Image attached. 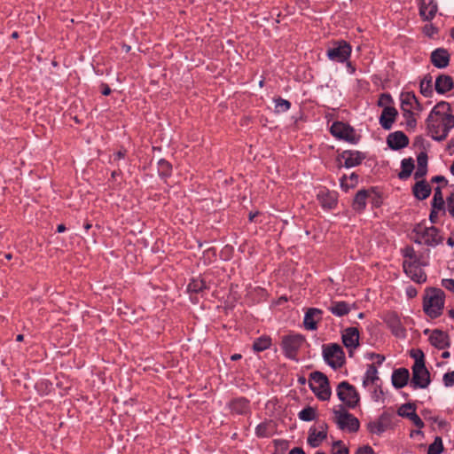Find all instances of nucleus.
Masks as SVG:
<instances>
[{"mask_svg":"<svg viewBox=\"0 0 454 454\" xmlns=\"http://www.w3.org/2000/svg\"><path fill=\"white\" fill-rule=\"evenodd\" d=\"M427 129L434 140L446 139L450 130L454 127V115L448 102L441 101L434 106L427 118Z\"/></svg>","mask_w":454,"mask_h":454,"instance_id":"nucleus-1","label":"nucleus"},{"mask_svg":"<svg viewBox=\"0 0 454 454\" xmlns=\"http://www.w3.org/2000/svg\"><path fill=\"white\" fill-rule=\"evenodd\" d=\"M415 358L412 365V377L411 380V387L416 388H427L430 382V372L427 369L424 361V354L418 349L415 354L411 355Z\"/></svg>","mask_w":454,"mask_h":454,"instance_id":"nucleus-2","label":"nucleus"},{"mask_svg":"<svg viewBox=\"0 0 454 454\" xmlns=\"http://www.w3.org/2000/svg\"><path fill=\"white\" fill-rule=\"evenodd\" d=\"M445 294L440 288H429L423 299V309L431 318H436L442 313Z\"/></svg>","mask_w":454,"mask_h":454,"instance_id":"nucleus-3","label":"nucleus"},{"mask_svg":"<svg viewBox=\"0 0 454 454\" xmlns=\"http://www.w3.org/2000/svg\"><path fill=\"white\" fill-rule=\"evenodd\" d=\"M309 386L315 395L321 401L330 399L332 391L328 378L321 372H313L309 375Z\"/></svg>","mask_w":454,"mask_h":454,"instance_id":"nucleus-4","label":"nucleus"},{"mask_svg":"<svg viewBox=\"0 0 454 454\" xmlns=\"http://www.w3.org/2000/svg\"><path fill=\"white\" fill-rule=\"evenodd\" d=\"M413 231L416 234L413 239L419 244L423 243L427 246L435 247L442 242V237L438 234V229L434 226L422 227L418 225Z\"/></svg>","mask_w":454,"mask_h":454,"instance_id":"nucleus-5","label":"nucleus"},{"mask_svg":"<svg viewBox=\"0 0 454 454\" xmlns=\"http://www.w3.org/2000/svg\"><path fill=\"white\" fill-rule=\"evenodd\" d=\"M338 398L348 407L355 408L359 403V394L354 386L347 381H341L337 387Z\"/></svg>","mask_w":454,"mask_h":454,"instance_id":"nucleus-6","label":"nucleus"},{"mask_svg":"<svg viewBox=\"0 0 454 454\" xmlns=\"http://www.w3.org/2000/svg\"><path fill=\"white\" fill-rule=\"evenodd\" d=\"M333 410L334 421L341 430H348L350 433L357 432L360 427L359 420L351 413L343 410Z\"/></svg>","mask_w":454,"mask_h":454,"instance_id":"nucleus-7","label":"nucleus"},{"mask_svg":"<svg viewBox=\"0 0 454 454\" xmlns=\"http://www.w3.org/2000/svg\"><path fill=\"white\" fill-rule=\"evenodd\" d=\"M323 356L325 362L333 369L342 367L345 363V356L342 348L336 343L325 346Z\"/></svg>","mask_w":454,"mask_h":454,"instance_id":"nucleus-8","label":"nucleus"},{"mask_svg":"<svg viewBox=\"0 0 454 454\" xmlns=\"http://www.w3.org/2000/svg\"><path fill=\"white\" fill-rule=\"evenodd\" d=\"M305 341V338L301 334H289L282 338L281 347L286 357L296 360L297 353Z\"/></svg>","mask_w":454,"mask_h":454,"instance_id":"nucleus-9","label":"nucleus"},{"mask_svg":"<svg viewBox=\"0 0 454 454\" xmlns=\"http://www.w3.org/2000/svg\"><path fill=\"white\" fill-rule=\"evenodd\" d=\"M351 53L350 45L345 41H339L327 50V56L331 60L344 62Z\"/></svg>","mask_w":454,"mask_h":454,"instance_id":"nucleus-10","label":"nucleus"},{"mask_svg":"<svg viewBox=\"0 0 454 454\" xmlns=\"http://www.w3.org/2000/svg\"><path fill=\"white\" fill-rule=\"evenodd\" d=\"M394 414L389 411H384L378 419L371 421L367 425L370 433L375 434H381L387 431L392 424Z\"/></svg>","mask_w":454,"mask_h":454,"instance_id":"nucleus-11","label":"nucleus"},{"mask_svg":"<svg viewBox=\"0 0 454 454\" xmlns=\"http://www.w3.org/2000/svg\"><path fill=\"white\" fill-rule=\"evenodd\" d=\"M420 265L421 263L419 260L410 262L404 261L403 263V267L406 275L419 284L424 283L427 280V275L420 268Z\"/></svg>","mask_w":454,"mask_h":454,"instance_id":"nucleus-12","label":"nucleus"},{"mask_svg":"<svg viewBox=\"0 0 454 454\" xmlns=\"http://www.w3.org/2000/svg\"><path fill=\"white\" fill-rule=\"evenodd\" d=\"M331 133L333 137L344 139L350 143H356V134L353 128L340 121H335L331 126Z\"/></svg>","mask_w":454,"mask_h":454,"instance_id":"nucleus-13","label":"nucleus"},{"mask_svg":"<svg viewBox=\"0 0 454 454\" xmlns=\"http://www.w3.org/2000/svg\"><path fill=\"white\" fill-rule=\"evenodd\" d=\"M327 424L321 422L317 427H310L308 436V443L313 447H318L327 436Z\"/></svg>","mask_w":454,"mask_h":454,"instance_id":"nucleus-14","label":"nucleus"},{"mask_svg":"<svg viewBox=\"0 0 454 454\" xmlns=\"http://www.w3.org/2000/svg\"><path fill=\"white\" fill-rule=\"evenodd\" d=\"M344 346L349 349V356H352L353 350L359 345V331L356 327H348L344 330L342 336Z\"/></svg>","mask_w":454,"mask_h":454,"instance_id":"nucleus-15","label":"nucleus"},{"mask_svg":"<svg viewBox=\"0 0 454 454\" xmlns=\"http://www.w3.org/2000/svg\"><path fill=\"white\" fill-rule=\"evenodd\" d=\"M384 321L396 337H404L405 329L402 325L401 319L395 312H387L384 316Z\"/></svg>","mask_w":454,"mask_h":454,"instance_id":"nucleus-16","label":"nucleus"},{"mask_svg":"<svg viewBox=\"0 0 454 454\" xmlns=\"http://www.w3.org/2000/svg\"><path fill=\"white\" fill-rule=\"evenodd\" d=\"M387 144L393 150H400L409 145V138L403 132L395 131L387 136Z\"/></svg>","mask_w":454,"mask_h":454,"instance_id":"nucleus-17","label":"nucleus"},{"mask_svg":"<svg viewBox=\"0 0 454 454\" xmlns=\"http://www.w3.org/2000/svg\"><path fill=\"white\" fill-rule=\"evenodd\" d=\"M450 54L444 48H437L432 51L430 59L432 64L437 68H444L449 65Z\"/></svg>","mask_w":454,"mask_h":454,"instance_id":"nucleus-18","label":"nucleus"},{"mask_svg":"<svg viewBox=\"0 0 454 454\" xmlns=\"http://www.w3.org/2000/svg\"><path fill=\"white\" fill-rule=\"evenodd\" d=\"M322 310L317 308H310L307 310L304 316L303 324L308 330H316L317 328V322L322 319Z\"/></svg>","mask_w":454,"mask_h":454,"instance_id":"nucleus-19","label":"nucleus"},{"mask_svg":"<svg viewBox=\"0 0 454 454\" xmlns=\"http://www.w3.org/2000/svg\"><path fill=\"white\" fill-rule=\"evenodd\" d=\"M340 157L344 160V166L346 168L356 167L365 159V155L358 151H343Z\"/></svg>","mask_w":454,"mask_h":454,"instance_id":"nucleus-20","label":"nucleus"},{"mask_svg":"<svg viewBox=\"0 0 454 454\" xmlns=\"http://www.w3.org/2000/svg\"><path fill=\"white\" fill-rule=\"evenodd\" d=\"M429 341L433 346L439 349H442L450 346L449 335L438 329L431 332Z\"/></svg>","mask_w":454,"mask_h":454,"instance_id":"nucleus-21","label":"nucleus"},{"mask_svg":"<svg viewBox=\"0 0 454 454\" xmlns=\"http://www.w3.org/2000/svg\"><path fill=\"white\" fill-rule=\"evenodd\" d=\"M397 110L393 106H386L380 117V123L384 129H390L397 115Z\"/></svg>","mask_w":454,"mask_h":454,"instance_id":"nucleus-22","label":"nucleus"},{"mask_svg":"<svg viewBox=\"0 0 454 454\" xmlns=\"http://www.w3.org/2000/svg\"><path fill=\"white\" fill-rule=\"evenodd\" d=\"M409 379L410 372L406 368L396 369L392 373V384L397 389L405 387Z\"/></svg>","mask_w":454,"mask_h":454,"instance_id":"nucleus-23","label":"nucleus"},{"mask_svg":"<svg viewBox=\"0 0 454 454\" xmlns=\"http://www.w3.org/2000/svg\"><path fill=\"white\" fill-rule=\"evenodd\" d=\"M454 87V82L451 76L448 74H440L434 83L437 93L444 94Z\"/></svg>","mask_w":454,"mask_h":454,"instance_id":"nucleus-24","label":"nucleus"},{"mask_svg":"<svg viewBox=\"0 0 454 454\" xmlns=\"http://www.w3.org/2000/svg\"><path fill=\"white\" fill-rule=\"evenodd\" d=\"M317 200L323 207L333 208L336 206L337 195L334 192L320 191Z\"/></svg>","mask_w":454,"mask_h":454,"instance_id":"nucleus-25","label":"nucleus"},{"mask_svg":"<svg viewBox=\"0 0 454 454\" xmlns=\"http://www.w3.org/2000/svg\"><path fill=\"white\" fill-rule=\"evenodd\" d=\"M437 10V4L434 1L428 3L422 2L419 6V14L423 20L429 21L434 18Z\"/></svg>","mask_w":454,"mask_h":454,"instance_id":"nucleus-26","label":"nucleus"},{"mask_svg":"<svg viewBox=\"0 0 454 454\" xmlns=\"http://www.w3.org/2000/svg\"><path fill=\"white\" fill-rule=\"evenodd\" d=\"M412 192L418 200H423L429 197L431 187L425 180H421L414 184Z\"/></svg>","mask_w":454,"mask_h":454,"instance_id":"nucleus-27","label":"nucleus"},{"mask_svg":"<svg viewBox=\"0 0 454 454\" xmlns=\"http://www.w3.org/2000/svg\"><path fill=\"white\" fill-rule=\"evenodd\" d=\"M400 99L403 113L411 112L414 107V103H417V98L413 92H403Z\"/></svg>","mask_w":454,"mask_h":454,"instance_id":"nucleus-28","label":"nucleus"},{"mask_svg":"<svg viewBox=\"0 0 454 454\" xmlns=\"http://www.w3.org/2000/svg\"><path fill=\"white\" fill-rule=\"evenodd\" d=\"M329 310L337 317H343L349 313L351 305L346 301H332Z\"/></svg>","mask_w":454,"mask_h":454,"instance_id":"nucleus-29","label":"nucleus"},{"mask_svg":"<svg viewBox=\"0 0 454 454\" xmlns=\"http://www.w3.org/2000/svg\"><path fill=\"white\" fill-rule=\"evenodd\" d=\"M208 288L209 286L207 285V281L204 278L198 277L192 278L190 281L187 286V291L189 293L200 294Z\"/></svg>","mask_w":454,"mask_h":454,"instance_id":"nucleus-30","label":"nucleus"},{"mask_svg":"<svg viewBox=\"0 0 454 454\" xmlns=\"http://www.w3.org/2000/svg\"><path fill=\"white\" fill-rule=\"evenodd\" d=\"M232 412L237 414H246L249 411V402L244 398H237L230 403Z\"/></svg>","mask_w":454,"mask_h":454,"instance_id":"nucleus-31","label":"nucleus"},{"mask_svg":"<svg viewBox=\"0 0 454 454\" xmlns=\"http://www.w3.org/2000/svg\"><path fill=\"white\" fill-rule=\"evenodd\" d=\"M368 192L366 190H360L355 196L353 200V208L356 211H362L366 206V200L368 198Z\"/></svg>","mask_w":454,"mask_h":454,"instance_id":"nucleus-32","label":"nucleus"},{"mask_svg":"<svg viewBox=\"0 0 454 454\" xmlns=\"http://www.w3.org/2000/svg\"><path fill=\"white\" fill-rule=\"evenodd\" d=\"M402 170L398 174L400 179H407L414 169V161L411 158L403 159L401 162Z\"/></svg>","mask_w":454,"mask_h":454,"instance_id":"nucleus-33","label":"nucleus"},{"mask_svg":"<svg viewBox=\"0 0 454 454\" xmlns=\"http://www.w3.org/2000/svg\"><path fill=\"white\" fill-rule=\"evenodd\" d=\"M419 90L420 93L425 97H431L433 94V88H432V76L429 74H427L424 76V78L420 81L419 84Z\"/></svg>","mask_w":454,"mask_h":454,"instance_id":"nucleus-34","label":"nucleus"},{"mask_svg":"<svg viewBox=\"0 0 454 454\" xmlns=\"http://www.w3.org/2000/svg\"><path fill=\"white\" fill-rule=\"evenodd\" d=\"M379 380L378 377V370L374 364H369L367 371L365 372V376L363 381L364 386H367L369 383H374Z\"/></svg>","mask_w":454,"mask_h":454,"instance_id":"nucleus-35","label":"nucleus"},{"mask_svg":"<svg viewBox=\"0 0 454 454\" xmlns=\"http://www.w3.org/2000/svg\"><path fill=\"white\" fill-rule=\"evenodd\" d=\"M271 339L269 336H262L254 341L253 348L256 352L263 351L270 348Z\"/></svg>","mask_w":454,"mask_h":454,"instance_id":"nucleus-36","label":"nucleus"},{"mask_svg":"<svg viewBox=\"0 0 454 454\" xmlns=\"http://www.w3.org/2000/svg\"><path fill=\"white\" fill-rule=\"evenodd\" d=\"M444 204H445V202H444L443 196L442 193V189H441V187L438 186L434 189V198H433V201H432V207L434 209L442 210L444 207Z\"/></svg>","mask_w":454,"mask_h":454,"instance_id":"nucleus-37","label":"nucleus"},{"mask_svg":"<svg viewBox=\"0 0 454 454\" xmlns=\"http://www.w3.org/2000/svg\"><path fill=\"white\" fill-rule=\"evenodd\" d=\"M298 417L303 421L314 420L316 419V409L311 406H308L299 412Z\"/></svg>","mask_w":454,"mask_h":454,"instance_id":"nucleus-38","label":"nucleus"},{"mask_svg":"<svg viewBox=\"0 0 454 454\" xmlns=\"http://www.w3.org/2000/svg\"><path fill=\"white\" fill-rule=\"evenodd\" d=\"M443 451L442 440L440 436H436L433 443L427 450V454H441Z\"/></svg>","mask_w":454,"mask_h":454,"instance_id":"nucleus-39","label":"nucleus"},{"mask_svg":"<svg viewBox=\"0 0 454 454\" xmlns=\"http://www.w3.org/2000/svg\"><path fill=\"white\" fill-rule=\"evenodd\" d=\"M171 164L166 160H160L158 161V171L162 176H168L171 173Z\"/></svg>","mask_w":454,"mask_h":454,"instance_id":"nucleus-40","label":"nucleus"},{"mask_svg":"<svg viewBox=\"0 0 454 454\" xmlns=\"http://www.w3.org/2000/svg\"><path fill=\"white\" fill-rule=\"evenodd\" d=\"M350 184L348 183L346 176L340 180V185L343 189L348 191L350 187H354L358 181V176L356 173H352L349 176Z\"/></svg>","mask_w":454,"mask_h":454,"instance_id":"nucleus-41","label":"nucleus"},{"mask_svg":"<svg viewBox=\"0 0 454 454\" xmlns=\"http://www.w3.org/2000/svg\"><path fill=\"white\" fill-rule=\"evenodd\" d=\"M275 109L277 113H284L290 109L291 103L284 98H278L275 100Z\"/></svg>","mask_w":454,"mask_h":454,"instance_id":"nucleus-42","label":"nucleus"},{"mask_svg":"<svg viewBox=\"0 0 454 454\" xmlns=\"http://www.w3.org/2000/svg\"><path fill=\"white\" fill-rule=\"evenodd\" d=\"M403 116L405 119L406 126L409 130H414L417 125V121L414 118L413 112H404Z\"/></svg>","mask_w":454,"mask_h":454,"instance_id":"nucleus-43","label":"nucleus"},{"mask_svg":"<svg viewBox=\"0 0 454 454\" xmlns=\"http://www.w3.org/2000/svg\"><path fill=\"white\" fill-rule=\"evenodd\" d=\"M416 410L414 403H408L403 404L397 411V414L403 418H409L410 412Z\"/></svg>","mask_w":454,"mask_h":454,"instance_id":"nucleus-44","label":"nucleus"},{"mask_svg":"<svg viewBox=\"0 0 454 454\" xmlns=\"http://www.w3.org/2000/svg\"><path fill=\"white\" fill-rule=\"evenodd\" d=\"M332 454H348V449L341 441L335 442L333 445Z\"/></svg>","mask_w":454,"mask_h":454,"instance_id":"nucleus-45","label":"nucleus"},{"mask_svg":"<svg viewBox=\"0 0 454 454\" xmlns=\"http://www.w3.org/2000/svg\"><path fill=\"white\" fill-rule=\"evenodd\" d=\"M392 102L393 99L391 95L388 93H383L379 98L378 106L385 108L386 106H389L388 105H390Z\"/></svg>","mask_w":454,"mask_h":454,"instance_id":"nucleus-46","label":"nucleus"},{"mask_svg":"<svg viewBox=\"0 0 454 454\" xmlns=\"http://www.w3.org/2000/svg\"><path fill=\"white\" fill-rule=\"evenodd\" d=\"M410 420L412 421V423L419 428H422L424 427V422L422 419L419 417V415L415 412V411H412L410 412V416L408 418Z\"/></svg>","mask_w":454,"mask_h":454,"instance_id":"nucleus-47","label":"nucleus"},{"mask_svg":"<svg viewBox=\"0 0 454 454\" xmlns=\"http://www.w3.org/2000/svg\"><path fill=\"white\" fill-rule=\"evenodd\" d=\"M427 154L426 152H420L417 157V167H426L427 168Z\"/></svg>","mask_w":454,"mask_h":454,"instance_id":"nucleus-48","label":"nucleus"},{"mask_svg":"<svg viewBox=\"0 0 454 454\" xmlns=\"http://www.w3.org/2000/svg\"><path fill=\"white\" fill-rule=\"evenodd\" d=\"M445 387H451L454 385V371L446 372L442 378Z\"/></svg>","mask_w":454,"mask_h":454,"instance_id":"nucleus-49","label":"nucleus"},{"mask_svg":"<svg viewBox=\"0 0 454 454\" xmlns=\"http://www.w3.org/2000/svg\"><path fill=\"white\" fill-rule=\"evenodd\" d=\"M403 255L406 258H409L411 261L419 260L415 254L413 247H407L403 249Z\"/></svg>","mask_w":454,"mask_h":454,"instance_id":"nucleus-50","label":"nucleus"},{"mask_svg":"<svg viewBox=\"0 0 454 454\" xmlns=\"http://www.w3.org/2000/svg\"><path fill=\"white\" fill-rule=\"evenodd\" d=\"M447 206L448 211L450 215L454 217V192H451L450 196L447 197Z\"/></svg>","mask_w":454,"mask_h":454,"instance_id":"nucleus-51","label":"nucleus"},{"mask_svg":"<svg viewBox=\"0 0 454 454\" xmlns=\"http://www.w3.org/2000/svg\"><path fill=\"white\" fill-rule=\"evenodd\" d=\"M442 286L454 294V279L445 278L442 280Z\"/></svg>","mask_w":454,"mask_h":454,"instance_id":"nucleus-52","label":"nucleus"},{"mask_svg":"<svg viewBox=\"0 0 454 454\" xmlns=\"http://www.w3.org/2000/svg\"><path fill=\"white\" fill-rule=\"evenodd\" d=\"M355 454H374L372 448L369 445L359 447Z\"/></svg>","mask_w":454,"mask_h":454,"instance_id":"nucleus-53","label":"nucleus"},{"mask_svg":"<svg viewBox=\"0 0 454 454\" xmlns=\"http://www.w3.org/2000/svg\"><path fill=\"white\" fill-rule=\"evenodd\" d=\"M427 168L426 167H417V169L414 174V177L416 179H419L424 177L427 175Z\"/></svg>","mask_w":454,"mask_h":454,"instance_id":"nucleus-54","label":"nucleus"},{"mask_svg":"<svg viewBox=\"0 0 454 454\" xmlns=\"http://www.w3.org/2000/svg\"><path fill=\"white\" fill-rule=\"evenodd\" d=\"M424 31L427 35L432 36L434 34L437 32V29L432 24H429L425 26Z\"/></svg>","mask_w":454,"mask_h":454,"instance_id":"nucleus-55","label":"nucleus"},{"mask_svg":"<svg viewBox=\"0 0 454 454\" xmlns=\"http://www.w3.org/2000/svg\"><path fill=\"white\" fill-rule=\"evenodd\" d=\"M371 356L376 359V364L380 365L385 361V356L380 354H372Z\"/></svg>","mask_w":454,"mask_h":454,"instance_id":"nucleus-56","label":"nucleus"},{"mask_svg":"<svg viewBox=\"0 0 454 454\" xmlns=\"http://www.w3.org/2000/svg\"><path fill=\"white\" fill-rule=\"evenodd\" d=\"M433 183H443L445 185L448 184V181L443 176H436L432 178Z\"/></svg>","mask_w":454,"mask_h":454,"instance_id":"nucleus-57","label":"nucleus"},{"mask_svg":"<svg viewBox=\"0 0 454 454\" xmlns=\"http://www.w3.org/2000/svg\"><path fill=\"white\" fill-rule=\"evenodd\" d=\"M101 93L104 95V96H108L110 93H111V89L110 87L106 84V83H102L101 84Z\"/></svg>","mask_w":454,"mask_h":454,"instance_id":"nucleus-58","label":"nucleus"},{"mask_svg":"<svg viewBox=\"0 0 454 454\" xmlns=\"http://www.w3.org/2000/svg\"><path fill=\"white\" fill-rule=\"evenodd\" d=\"M266 426L263 424H261L257 426L256 427V434L260 436H262L265 434Z\"/></svg>","mask_w":454,"mask_h":454,"instance_id":"nucleus-59","label":"nucleus"},{"mask_svg":"<svg viewBox=\"0 0 454 454\" xmlns=\"http://www.w3.org/2000/svg\"><path fill=\"white\" fill-rule=\"evenodd\" d=\"M407 295L411 298L415 297L417 295V290L413 287L407 288Z\"/></svg>","mask_w":454,"mask_h":454,"instance_id":"nucleus-60","label":"nucleus"},{"mask_svg":"<svg viewBox=\"0 0 454 454\" xmlns=\"http://www.w3.org/2000/svg\"><path fill=\"white\" fill-rule=\"evenodd\" d=\"M288 454H305V452L301 448L297 447L291 450Z\"/></svg>","mask_w":454,"mask_h":454,"instance_id":"nucleus-61","label":"nucleus"},{"mask_svg":"<svg viewBox=\"0 0 454 454\" xmlns=\"http://www.w3.org/2000/svg\"><path fill=\"white\" fill-rule=\"evenodd\" d=\"M126 154V151H118L116 153H114V160H120L123 158Z\"/></svg>","mask_w":454,"mask_h":454,"instance_id":"nucleus-62","label":"nucleus"},{"mask_svg":"<svg viewBox=\"0 0 454 454\" xmlns=\"http://www.w3.org/2000/svg\"><path fill=\"white\" fill-rule=\"evenodd\" d=\"M436 209H432L431 213H430V215H429V219L432 223H435V219L437 217V213L435 211Z\"/></svg>","mask_w":454,"mask_h":454,"instance_id":"nucleus-63","label":"nucleus"},{"mask_svg":"<svg viewBox=\"0 0 454 454\" xmlns=\"http://www.w3.org/2000/svg\"><path fill=\"white\" fill-rule=\"evenodd\" d=\"M413 109H416L418 111H422L423 110V107H422L421 104L419 102L418 99H417V103H414Z\"/></svg>","mask_w":454,"mask_h":454,"instance_id":"nucleus-64","label":"nucleus"}]
</instances>
